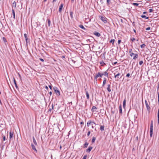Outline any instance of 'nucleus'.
<instances>
[{
    "label": "nucleus",
    "instance_id": "nucleus-1",
    "mask_svg": "<svg viewBox=\"0 0 159 159\" xmlns=\"http://www.w3.org/2000/svg\"><path fill=\"white\" fill-rule=\"evenodd\" d=\"M108 70H107L106 71H105L103 73H102L100 72H98L97 73L96 75L94 76V80H96V82L97 81V78L98 77L102 78L103 75L107 77L108 76V74L107 72Z\"/></svg>",
    "mask_w": 159,
    "mask_h": 159
},
{
    "label": "nucleus",
    "instance_id": "nucleus-2",
    "mask_svg": "<svg viewBox=\"0 0 159 159\" xmlns=\"http://www.w3.org/2000/svg\"><path fill=\"white\" fill-rule=\"evenodd\" d=\"M153 132V120H152L151 121V124L150 126V137L152 136Z\"/></svg>",
    "mask_w": 159,
    "mask_h": 159
},
{
    "label": "nucleus",
    "instance_id": "nucleus-3",
    "mask_svg": "<svg viewBox=\"0 0 159 159\" xmlns=\"http://www.w3.org/2000/svg\"><path fill=\"white\" fill-rule=\"evenodd\" d=\"M53 90L54 92L56 93V95L57 96H60V90L57 87L54 86L53 88Z\"/></svg>",
    "mask_w": 159,
    "mask_h": 159
},
{
    "label": "nucleus",
    "instance_id": "nucleus-4",
    "mask_svg": "<svg viewBox=\"0 0 159 159\" xmlns=\"http://www.w3.org/2000/svg\"><path fill=\"white\" fill-rule=\"evenodd\" d=\"M14 137V132L13 131H12L11 129V130L9 132V141L10 142L11 140Z\"/></svg>",
    "mask_w": 159,
    "mask_h": 159
},
{
    "label": "nucleus",
    "instance_id": "nucleus-5",
    "mask_svg": "<svg viewBox=\"0 0 159 159\" xmlns=\"http://www.w3.org/2000/svg\"><path fill=\"white\" fill-rule=\"evenodd\" d=\"M114 77L116 79V80H118L119 79H120L121 77H119V76L120 75V74L119 73H117L116 74V73H114Z\"/></svg>",
    "mask_w": 159,
    "mask_h": 159
},
{
    "label": "nucleus",
    "instance_id": "nucleus-6",
    "mask_svg": "<svg viewBox=\"0 0 159 159\" xmlns=\"http://www.w3.org/2000/svg\"><path fill=\"white\" fill-rule=\"evenodd\" d=\"M24 36L25 39V41L26 43L27 44L28 43H30V40L29 38L28 37V35L27 34H26L25 33L24 34Z\"/></svg>",
    "mask_w": 159,
    "mask_h": 159
},
{
    "label": "nucleus",
    "instance_id": "nucleus-7",
    "mask_svg": "<svg viewBox=\"0 0 159 159\" xmlns=\"http://www.w3.org/2000/svg\"><path fill=\"white\" fill-rule=\"evenodd\" d=\"M145 105L146 107V108L148 111H150L151 110V107L148 105L147 101L146 100H145Z\"/></svg>",
    "mask_w": 159,
    "mask_h": 159
},
{
    "label": "nucleus",
    "instance_id": "nucleus-8",
    "mask_svg": "<svg viewBox=\"0 0 159 159\" xmlns=\"http://www.w3.org/2000/svg\"><path fill=\"white\" fill-rule=\"evenodd\" d=\"M100 19L104 23H107V19L106 17H103V16H100Z\"/></svg>",
    "mask_w": 159,
    "mask_h": 159
},
{
    "label": "nucleus",
    "instance_id": "nucleus-9",
    "mask_svg": "<svg viewBox=\"0 0 159 159\" xmlns=\"http://www.w3.org/2000/svg\"><path fill=\"white\" fill-rule=\"evenodd\" d=\"M119 114L121 116L122 115L123 113H122V106H121V104H120V105L119 106Z\"/></svg>",
    "mask_w": 159,
    "mask_h": 159
},
{
    "label": "nucleus",
    "instance_id": "nucleus-10",
    "mask_svg": "<svg viewBox=\"0 0 159 159\" xmlns=\"http://www.w3.org/2000/svg\"><path fill=\"white\" fill-rule=\"evenodd\" d=\"M93 148V147L91 146H89L88 148L86 150V152L87 153H89Z\"/></svg>",
    "mask_w": 159,
    "mask_h": 159
},
{
    "label": "nucleus",
    "instance_id": "nucleus-11",
    "mask_svg": "<svg viewBox=\"0 0 159 159\" xmlns=\"http://www.w3.org/2000/svg\"><path fill=\"white\" fill-rule=\"evenodd\" d=\"M64 6V4L62 3H61L60 5L59 8V13H61L62 11V9L63 8V7Z\"/></svg>",
    "mask_w": 159,
    "mask_h": 159
},
{
    "label": "nucleus",
    "instance_id": "nucleus-12",
    "mask_svg": "<svg viewBox=\"0 0 159 159\" xmlns=\"http://www.w3.org/2000/svg\"><path fill=\"white\" fill-rule=\"evenodd\" d=\"M31 148H32V149L34 151L36 152V153H37V150L36 149V148L35 147V145H34V144L32 143L31 144Z\"/></svg>",
    "mask_w": 159,
    "mask_h": 159
},
{
    "label": "nucleus",
    "instance_id": "nucleus-13",
    "mask_svg": "<svg viewBox=\"0 0 159 159\" xmlns=\"http://www.w3.org/2000/svg\"><path fill=\"white\" fill-rule=\"evenodd\" d=\"M84 90L85 92V93H86L85 94H86V96L87 97V98L88 100H89V92L88 91H87L86 89H85Z\"/></svg>",
    "mask_w": 159,
    "mask_h": 159
},
{
    "label": "nucleus",
    "instance_id": "nucleus-14",
    "mask_svg": "<svg viewBox=\"0 0 159 159\" xmlns=\"http://www.w3.org/2000/svg\"><path fill=\"white\" fill-rule=\"evenodd\" d=\"M93 34L98 37H99L101 36L99 32L96 31L93 32Z\"/></svg>",
    "mask_w": 159,
    "mask_h": 159
},
{
    "label": "nucleus",
    "instance_id": "nucleus-15",
    "mask_svg": "<svg viewBox=\"0 0 159 159\" xmlns=\"http://www.w3.org/2000/svg\"><path fill=\"white\" fill-rule=\"evenodd\" d=\"M13 82H14V84L15 85V86L16 89H19L18 87L16 81V80H15L14 78H13Z\"/></svg>",
    "mask_w": 159,
    "mask_h": 159
},
{
    "label": "nucleus",
    "instance_id": "nucleus-16",
    "mask_svg": "<svg viewBox=\"0 0 159 159\" xmlns=\"http://www.w3.org/2000/svg\"><path fill=\"white\" fill-rule=\"evenodd\" d=\"M126 104V99L125 98L123 100V108L125 109Z\"/></svg>",
    "mask_w": 159,
    "mask_h": 159
},
{
    "label": "nucleus",
    "instance_id": "nucleus-17",
    "mask_svg": "<svg viewBox=\"0 0 159 159\" xmlns=\"http://www.w3.org/2000/svg\"><path fill=\"white\" fill-rule=\"evenodd\" d=\"M89 144V143L87 141L86 142L83 144V148H86Z\"/></svg>",
    "mask_w": 159,
    "mask_h": 159
},
{
    "label": "nucleus",
    "instance_id": "nucleus-18",
    "mask_svg": "<svg viewBox=\"0 0 159 159\" xmlns=\"http://www.w3.org/2000/svg\"><path fill=\"white\" fill-rule=\"evenodd\" d=\"M141 17L143 18L145 20L148 19L149 17L148 16H146L144 15H142L141 16Z\"/></svg>",
    "mask_w": 159,
    "mask_h": 159
},
{
    "label": "nucleus",
    "instance_id": "nucleus-19",
    "mask_svg": "<svg viewBox=\"0 0 159 159\" xmlns=\"http://www.w3.org/2000/svg\"><path fill=\"white\" fill-rule=\"evenodd\" d=\"M111 85L110 84H108L107 85V89L109 92H110L111 91V89H110Z\"/></svg>",
    "mask_w": 159,
    "mask_h": 159
},
{
    "label": "nucleus",
    "instance_id": "nucleus-20",
    "mask_svg": "<svg viewBox=\"0 0 159 159\" xmlns=\"http://www.w3.org/2000/svg\"><path fill=\"white\" fill-rule=\"evenodd\" d=\"M97 109V107L95 106H93L92 107V109H91V111L92 112H94V111H96V110Z\"/></svg>",
    "mask_w": 159,
    "mask_h": 159
},
{
    "label": "nucleus",
    "instance_id": "nucleus-21",
    "mask_svg": "<svg viewBox=\"0 0 159 159\" xmlns=\"http://www.w3.org/2000/svg\"><path fill=\"white\" fill-rule=\"evenodd\" d=\"M32 138L34 143L35 146H37V143L34 137L33 136Z\"/></svg>",
    "mask_w": 159,
    "mask_h": 159
},
{
    "label": "nucleus",
    "instance_id": "nucleus-22",
    "mask_svg": "<svg viewBox=\"0 0 159 159\" xmlns=\"http://www.w3.org/2000/svg\"><path fill=\"white\" fill-rule=\"evenodd\" d=\"M79 27L81 29L87 31V29L84 27V26L82 24L79 25Z\"/></svg>",
    "mask_w": 159,
    "mask_h": 159
},
{
    "label": "nucleus",
    "instance_id": "nucleus-23",
    "mask_svg": "<svg viewBox=\"0 0 159 159\" xmlns=\"http://www.w3.org/2000/svg\"><path fill=\"white\" fill-rule=\"evenodd\" d=\"M12 13L13 16V18L15 19V10L13 8L12 9Z\"/></svg>",
    "mask_w": 159,
    "mask_h": 159
},
{
    "label": "nucleus",
    "instance_id": "nucleus-24",
    "mask_svg": "<svg viewBox=\"0 0 159 159\" xmlns=\"http://www.w3.org/2000/svg\"><path fill=\"white\" fill-rule=\"evenodd\" d=\"M105 126L104 125H101L100 127V130L101 131H103L104 130Z\"/></svg>",
    "mask_w": 159,
    "mask_h": 159
},
{
    "label": "nucleus",
    "instance_id": "nucleus-25",
    "mask_svg": "<svg viewBox=\"0 0 159 159\" xmlns=\"http://www.w3.org/2000/svg\"><path fill=\"white\" fill-rule=\"evenodd\" d=\"M90 124L92 125V121L91 120H89L87 122V126L88 127L90 126Z\"/></svg>",
    "mask_w": 159,
    "mask_h": 159
},
{
    "label": "nucleus",
    "instance_id": "nucleus-26",
    "mask_svg": "<svg viewBox=\"0 0 159 159\" xmlns=\"http://www.w3.org/2000/svg\"><path fill=\"white\" fill-rule=\"evenodd\" d=\"M53 108L54 105L53 103H52L51 105V108H49L48 111L51 112L52 110L53 109Z\"/></svg>",
    "mask_w": 159,
    "mask_h": 159
},
{
    "label": "nucleus",
    "instance_id": "nucleus-27",
    "mask_svg": "<svg viewBox=\"0 0 159 159\" xmlns=\"http://www.w3.org/2000/svg\"><path fill=\"white\" fill-rule=\"evenodd\" d=\"M134 56L133 57V59L134 60H135L136 59H137L138 57V55L137 54H134Z\"/></svg>",
    "mask_w": 159,
    "mask_h": 159
},
{
    "label": "nucleus",
    "instance_id": "nucleus-28",
    "mask_svg": "<svg viewBox=\"0 0 159 159\" xmlns=\"http://www.w3.org/2000/svg\"><path fill=\"white\" fill-rule=\"evenodd\" d=\"M96 139V138L95 137H93L92 141H91V143H95Z\"/></svg>",
    "mask_w": 159,
    "mask_h": 159
},
{
    "label": "nucleus",
    "instance_id": "nucleus-29",
    "mask_svg": "<svg viewBox=\"0 0 159 159\" xmlns=\"http://www.w3.org/2000/svg\"><path fill=\"white\" fill-rule=\"evenodd\" d=\"M47 22H48V26H50V24H51V20L49 19H47Z\"/></svg>",
    "mask_w": 159,
    "mask_h": 159
},
{
    "label": "nucleus",
    "instance_id": "nucleus-30",
    "mask_svg": "<svg viewBox=\"0 0 159 159\" xmlns=\"http://www.w3.org/2000/svg\"><path fill=\"white\" fill-rule=\"evenodd\" d=\"M73 12L71 11V10H70V18L71 19H73Z\"/></svg>",
    "mask_w": 159,
    "mask_h": 159
},
{
    "label": "nucleus",
    "instance_id": "nucleus-31",
    "mask_svg": "<svg viewBox=\"0 0 159 159\" xmlns=\"http://www.w3.org/2000/svg\"><path fill=\"white\" fill-rule=\"evenodd\" d=\"M100 63L101 64V66H103L104 65L106 64L102 60L100 62Z\"/></svg>",
    "mask_w": 159,
    "mask_h": 159
},
{
    "label": "nucleus",
    "instance_id": "nucleus-32",
    "mask_svg": "<svg viewBox=\"0 0 159 159\" xmlns=\"http://www.w3.org/2000/svg\"><path fill=\"white\" fill-rule=\"evenodd\" d=\"M35 25H34V26H35L36 28L39 27V26L41 25V24H40V22H39V24L37 22H35Z\"/></svg>",
    "mask_w": 159,
    "mask_h": 159
},
{
    "label": "nucleus",
    "instance_id": "nucleus-33",
    "mask_svg": "<svg viewBox=\"0 0 159 159\" xmlns=\"http://www.w3.org/2000/svg\"><path fill=\"white\" fill-rule=\"evenodd\" d=\"M115 41L114 39H111L110 41L109 42L110 43H112V45H113L114 44V43Z\"/></svg>",
    "mask_w": 159,
    "mask_h": 159
},
{
    "label": "nucleus",
    "instance_id": "nucleus-34",
    "mask_svg": "<svg viewBox=\"0 0 159 159\" xmlns=\"http://www.w3.org/2000/svg\"><path fill=\"white\" fill-rule=\"evenodd\" d=\"M12 7H14L15 8L16 7V3L15 1H14L12 3Z\"/></svg>",
    "mask_w": 159,
    "mask_h": 159
},
{
    "label": "nucleus",
    "instance_id": "nucleus-35",
    "mask_svg": "<svg viewBox=\"0 0 159 159\" xmlns=\"http://www.w3.org/2000/svg\"><path fill=\"white\" fill-rule=\"evenodd\" d=\"M145 46H146L145 44L143 43V44H141L140 46V47L141 48H143L145 47Z\"/></svg>",
    "mask_w": 159,
    "mask_h": 159
},
{
    "label": "nucleus",
    "instance_id": "nucleus-36",
    "mask_svg": "<svg viewBox=\"0 0 159 159\" xmlns=\"http://www.w3.org/2000/svg\"><path fill=\"white\" fill-rule=\"evenodd\" d=\"M5 121L4 120H0V124L1 125H3V123Z\"/></svg>",
    "mask_w": 159,
    "mask_h": 159
},
{
    "label": "nucleus",
    "instance_id": "nucleus-37",
    "mask_svg": "<svg viewBox=\"0 0 159 159\" xmlns=\"http://www.w3.org/2000/svg\"><path fill=\"white\" fill-rule=\"evenodd\" d=\"M135 39L134 38H130V40L132 42H134V41L135 40Z\"/></svg>",
    "mask_w": 159,
    "mask_h": 159
},
{
    "label": "nucleus",
    "instance_id": "nucleus-38",
    "mask_svg": "<svg viewBox=\"0 0 159 159\" xmlns=\"http://www.w3.org/2000/svg\"><path fill=\"white\" fill-rule=\"evenodd\" d=\"M133 4L135 6H138L139 5V3H138L134 2L133 3Z\"/></svg>",
    "mask_w": 159,
    "mask_h": 159
},
{
    "label": "nucleus",
    "instance_id": "nucleus-39",
    "mask_svg": "<svg viewBox=\"0 0 159 159\" xmlns=\"http://www.w3.org/2000/svg\"><path fill=\"white\" fill-rule=\"evenodd\" d=\"M2 40L4 42H7V39H6V38L4 37H3L2 38Z\"/></svg>",
    "mask_w": 159,
    "mask_h": 159
},
{
    "label": "nucleus",
    "instance_id": "nucleus-40",
    "mask_svg": "<svg viewBox=\"0 0 159 159\" xmlns=\"http://www.w3.org/2000/svg\"><path fill=\"white\" fill-rule=\"evenodd\" d=\"M106 81H103V83H102V87H104L105 86V84H106Z\"/></svg>",
    "mask_w": 159,
    "mask_h": 159
},
{
    "label": "nucleus",
    "instance_id": "nucleus-41",
    "mask_svg": "<svg viewBox=\"0 0 159 159\" xmlns=\"http://www.w3.org/2000/svg\"><path fill=\"white\" fill-rule=\"evenodd\" d=\"M139 65L141 66L143 63V61L142 60L140 61H139Z\"/></svg>",
    "mask_w": 159,
    "mask_h": 159
},
{
    "label": "nucleus",
    "instance_id": "nucleus-42",
    "mask_svg": "<svg viewBox=\"0 0 159 159\" xmlns=\"http://www.w3.org/2000/svg\"><path fill=\"white\" fill-rule=\"evenodd\" d=\"M48 87H49L50 89L52 90V86L51 84L48 85Z\"/></svg>",
    "mask_w": 159,
    "mask_h": 159
},
{
    "label": "nucleus",
    "instance_id": "nucleus-43",
    "mask_svg": "<svg viewBox=\"0 0 159 159\" xmlns=\"http://www.w3.org/2000/svg\"><path fill=\"white\" fill-rule=\"evenodd\" d=\"M31 101L32 102L31 103L33 105H34V104H36V102H35L34 100H31Z\"/></svg>",
    "mask_w": 159,
    "mask_h": 159
},
{
    "label": "nucleus",
    "instance_id": "nucleus-44",
    "mask_svg": "<svg viewBox=\"0 0 159 159\" xmlns=\"http://www.w3.org/2000/svg\"><path fill=\"white\" fill-rule=\"evenodd\" d=\"M130 74L129 73H127L126 75V77H127V78H129L130 77Z\"/></svg>",
    "mask_w": 159,
    "mask_h": 159
},
{
    "label": "nucleus",
    "instance_id": "nucleus-45",
    "mask_svg": "<svg viewBox=\"0 0 159 159\" xmlns=\"http://www.w3.org/2000/svg\"><path fill=\"white\" fill-rule=\"evenodd\" d=\"M153 11V9L152 8H150L149 9V13H151Z\"/></svg>",
    "mask_w": 159,
    "mask_h": 159
},
{
    "label": "nucleus",
    "instance_id": "nucleus-46",
    "mask_svg": "<svg viewBox=\"0 0 159 159\" xmlns=\"http://www.w3.org/2000/svg\"><path fill=\"white\" fill-rule=\"evenodd\" d=\"M87 155H85L83 158H82V159H86L87 158Z\"/></svg>",
    "mask_w": 159,
    "mask_h": 159
},
{
    "label": "nucleus",
    "instance_id": "nucleus-47",
    "mask_svg": "<svg viewBox=\"0 0 159 159\" xmlns=\"http://www.w3.org/2000/svg\"><path fill=\"white\" fill-rule=\"evenodd\" d=\"M151 29V28L150 27H148L147 28H146L145 29L146 30L148 31L149 30Z\"/></svg>",
    "mask_w": 159,
    "mask_h": 159
},
{
    "label": "nucleus",
    "instance_id": "nucleus-48",
    "mask_svg": "<svg viewBox=\"0 0 159 159\" xmlns=\"http://www.w3.org/2000/svg\"><path fill=\"white\" fill-rule=\"evenodd\" d=\"M91 132L90 131H89L88 132L87 134V136H89Z\"/></svg>",
    "mask_w": 159,
    "mask_h": 159
},
{
    "label": "nucleus",
    "instance_id": "nucleus-49",
    "mask_svg": "<svg viewBox=\"0 0 159 159\" xmlns=\"http://www.w3.org/2000/svg\"><path fill=\"white\" fill-rule=\"evenodd\" d=\"M130 21L132 23V25L134 27H135V22L134 21H133V22H132V21L131 20H130Z\"/></svg>",
    "mask_w": 159,
    "mask_h": 159
},
{
    "label": "nucleus",
    "instance_id": "nucleus-50",
    "mask_svg": "<svg viewBox=\"0 0 159 159\" xmlns=\"http://www.w3.org/2000/svg\"><path fill=\"white\" fill-rule=\"evenodd\" d=\"M121 39H119L118 41V45L120 44L121 43Z\"/></svg>",
    "mask_w": 159,
    "mask_h": 159
},
{
    "label": "nucleus",
    "instance_id": "nucleus-51",
    "mask_svg": "<svg viewBox=\"0 0 159 159\" xmlns=\"http://www.w3.org/2000/svg\"><path fill=\"white\" fill-rule=\"evenodd\" d=\"M39 60L42 62H43L44 61V60L42 58H40L39 59Z\"/></svg>",
    "mask_w": 159,
    "mask_h": 159
},
{
    "label": "nucleus",
    "instance_id": "nucleus-52",
    "mask_svg": "<svg viewBox=\"0 0 159 159\" xmlns=\"http://www.w3.org/2000/svg\"><path fill=\"white\" fill-rule=\"evenodd\" d=\"M157 119H159V109L157 111Z\"/></svg>",
    "mask_w": 159,
    "mask_h": 159
},
{
    "label": "nucleus",
    "instance_id": "nucleus-53",
    "mask_svg": "<svg viewBox=\"0 0 159 159\" xmlns=\"http://www.w3.org/2000/svg\"><path fill=\"white\" fill-rule=\"evenodd\" d=\"M6 136L5 135H3V140L4 141L6 140Z\"/></svg>",
    "mask_w": 159,
    "mask_h": 159
},
{
    "label": "nucleus",
    "instance_id": "nucleus-54",
    "mask_svg": "<svg viewBox=\"0 0 159 159\" xmlns=\"http://www.w3.org/2000/svg\"><path fill=\"white\" fill-rule=\"evenodd\" d=\"M134 53L133 52H132L130 53V55L131 57H132L133 55H134Z\"/></svg>",
    "mask_w": 159,
    "mask_h": 159
},
{
    "label": "nucleus",
    "instance_id": "nucleus-55",
    "mask_svg": "<svg viewBox=\"0 0 159 159\" xmlns=\"http://www.w3.org/2000/svg\"><path fill=\"white\" fill-rule=\"evenodd\" d=\"M18 75H19V76L20 78V80H21V76L20 74L19 73H18Z\"/></svg>",
    "mask_w": 159,
    "mask_h": 159
},
{
    "label": "nucleus",
    "instance_id": "nucleus-56",
    "mask_svg": "<svg viewBox=\"0 0 159 159\" xmlns=\"http://www.w3.org/2000/svg\"><path fill=\"white\" fill-rule=\"evenodd\" d=\"M158 94V104H159V93H158V94Z\"/></svg>",
    "mask_w": 159,
    "mask_h": 159
},
{
    "label": "nucleus",
    "instance_id": "nucleus-57",
    "mask_svg": "<svg viewBox=\"0 0 159 159\" xmlns=\"http://www.w3.org/2000/svg\"><path fill=\"white\" fill-rule=\"evenodd\" d=\"M117 63V61H115L113 62V65H116Z\"/></svg>",
    "mask_w": 159,
    "mask_h": 159
},
{
    "label": "nucleus",
    "instance_id": "nucleus-58",
    "mask_svg": "<svg viewBox=\"0 0 159 159\" xmlns=\"http://www.w3.org/2000/svg\"><path fill=\"white\" fill-rule=\"evenodd\" d=\"M49 95L50 96H51L52 94V91H50L49 92Z\"/></svg>",
    "mask_w": 159,
    "mask_h": 159
},
{
    "label": "nucleus",
    "instance_id": "nucleus-59",
    "mask_svg": "<svg viewBox=\"0 0 159 159\" xmlns=\"http://www.w3.org/2000/svg\"><path fill=\"white\" fill-rule=\"evenodd\" d=\"M45 88L46 89L48 90V87L46 85Z\"/></svg>",
    "mask_w": 159,
    "mask_h": 159
},
{
    "label": "nucleus",
    "instance_id": "nucleus-60",
    "mask_svg": "<svg viewBox=\"0 0 159 159\" xmlns=\"http://www.w3.org/2000/svg\"><path fill=\"white\" fill-rule=\"evenodd\" d=\"M147 13V12L145 11L143 12V14L144 15Z\"/></svg>",
    "mask_w": 159,
    "mask_h": 159
},
{
    "label": "nucleus",
    "instance_id": "nucleus-61",
    "mask_svg": "<svg viewBox=\"0 0 159 159\" xmlns=\"http://www.w3.org/2000/svg\"><path fill=\"white\" fill-rule=\"evenodd\" d=\"M93 124V125L94 124V125H96V124L93 121H92V124Z\"/></svg>",
    "mask_w": 159,
    "mask_h": 159
},
{
    "label": "nucleus",
    "instance_id": "nucleus-62",
    "mask_svg": "<svg viewBox=\"0 0 159 159\" xmlns=\"http://www.w3.org/2000/svg\"><path fill=\"white\" fill-rule=\"evenodd\" d=\"M84 122L83 121H81V122H80V124L81 125H83V124H84Z\"/></svg>",
    "mask_w": 159,
    "mask_h": 159
},
{
    "label": "nucleus",
    "instance_id": "nucleus-63",
    "mask_svg": "<svg viewBox=\"0 0 159 159\" xmlns=\"http://www.w3.org/2000/svg\"><path fill=\"white\" fill-rule=\"evenodd\" d=\"M133 31H134V32L135 33V34H136V32H136V30H135L134 29H133Z\"/></svg>",
    "mask_w": 159,
    "mask_h": 159
},
{
    "label": "nucleus",
    "instance_id": "nucleus-64",
    "mask_svg": "<svg viewBox=\"0 0 159 159\" xmlns=\"http://www.w3.org/2000/svg\"><path fill=\"white\" fill-rule=\"evenodd\" d=\"M61 58L63 59L65 58V55H63L62 56Z\"/></svg>",
    "mask_w": 159,
    "mask_h": 159
}]
</instances>
